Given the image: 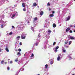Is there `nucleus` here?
<instances>
[{
	"label": "nucleus",
	"mask_w": 75,
	"mask_h": 75,
	"mask_svg": "<svg viewBox=\"0 0 75 75\" xmlns=\"http://www.w3.org/2000/svg\"><path fill=\"white\" fill-rule=\"evenodd\" d=\"M61 54H59L58 55V57H57V61H59V59H60V56H61Z\"/></svg>",
	"instance_id": "f257e3e1"
},
{
	"label": "nucleus",
	"mask_w": 75,
	"mask_h": 75,
	"mask_svg": "<svg viewBox=\"0 0 75 75\" xmlns=\"http://www.w3.org/2000/svg\"><path fill=\"white\" fill-rule=\"evenodd\" d=\"M21 37L22 39H25V37L23 35H21Z\"/></svg>",
	"instance_id": "f03ea898"
},
{
	"label": "nucleus",
	"mask_w": 75,
	"mask_h": 75,
	"mask_svg": "<svg viewBox=\"0 0 75 75\" xmlns=\"http://www.w3.org/2000/svg\"><path fill=\"white\" fill-rule=\"evenodd\" d=\"M70 30V28H67L66 30V32H68V31H69Z\"/></svg>",
	"instance_id": "7ed1b4c3"
},
{
	"label": "nucleus",
	"mask_w": 75,
	"mask_h": 75,
	"mask_svg": "<svg viewBox=\"0 0 75 75\" xmlns=\"http://www.w3.org/2000/svg\"><path fill=\"white\" fill-rule=\"evenodd\" d=\"M22 5L23 7H25V3L23 2L22 4Z\"/></svg>",
	"instance_id": "20e7f679"
},
{
	"label": "nucleus",
	"mask_w": 75,
	"mask_h": 75,
	"mask_svg": "<svg viewBox=\"0 0 75 75\" xmlns=\"http://www.w3.org/2000/svg\"><path fill=\"white\" fill-rule=\"evenodd\" d=\"M44 14V12L43 11H41L40 13V16H42V14Z\"/></svg>",
	"instance_id": "39448f33"
},
{
	"label": "nucleus",
	"mask_w": 75,
	"mask_h": 75,
	"mask_svg": "<svg viewBox=\"0 0 75 75\" xmlns=\"http://www.w3.org/2000/svg\"><path fill=\"white\" fill-rule=\"evenodd\" d=\"M33 6H37V3H35V2L33 3Z\"/></svg>",
	"instance_id": "423d86ee"
},
{
	"label": "nucleus",
	"mask_w": 75,
	"mask_h": 75,
	"mask_svg": "<svg viewBox=\"0 0 75 75\" xmlns=\"http://www.w3.org/2000/svg\"><path fill=\"white\" fill-rule=\"evenodd\" d=\"M8 47H6V48L5 49L6 51L7 52H8L9 51V50H8Z\"/></svg>",
	"instance_id": "0eeeda50"
},
{
	"label": "nucleus",
	"mask_w": 75,
	"mask_h": 75,
	"mask_svg": "<svg viewBox=\"0 0 75 75\" xmlns=\"http://www.w3.org/2000/svg\"><path fill=\"white\" fill-rule=\"evenodd\" d=\"M17 40H19L20 38V36H18L16 38Z\"/></svg>",
	"instance_id": "6e6552de"
},
{
	"label": "nucleus",
	"mask_w": 75,
	"mask_h": 75,
	"mask_svg": "<svg viewBox=\"0 0 75 75\" xmlns=\"http://www.w3.org/2000/svg\"><path fill=\"white\" fill-rule=\"evenodd\" d=\"M70 19V16H68L67 17V21H68Z\"/></svg>",
	"instance_id": "1a4fd4ad"
},
{
	"label": "nucleus",
	"mask_w": 75,
	"mask_h": 75,
	"mask_svg": "<svg viewBox=\"0 0 75 75\" xmlns=\"http://www.w3.org/2000/svg\"><path fill=\"white\" fill-rule=\"evenodd\" d=\"M53 27H54V28H55V27H56V25L55 23H53Z\"/></svg>",
	"instance_id": "9d476101"
},
{
	"label": "nucleus",
	"mask_w": 75,
	"mask_h": 75,
	"mask_svg": "<svg viewBox=\"0 0 75 75\" xmlns=\"http://www.w3.org/2000/svg\"><path fill=\"white\" fill-rule=\"evenodd\" d=\"M31 30L33 31L34 32V28L33 27H31Z\"/></svg>",
	"instance_id": "9b49d317"
},
{
	"label": "nucleus",
	"mask_w": 75,
	"mask_h": 75,
	"mask_svg": "<svg viewBox=\"0 0 75 75\" xmlns=\"http://www.w3.org/2000/svg\"><path fill=\"white\" fill-rule=\"evenodd\" d=\"M63 52H66V50H65V49L63 48Z\"/></svg>",
	"instance_id": "f8f14e48"
},
{
	"label": "nucleus",
	"mask_w": 75,
	"mask_h": 75,
	"mask_svg": "<svg viewBox=\"0 0 75 75\" xmlns=\"http://www.w3.org/2000/svg\"><path fill=\"white\" fill-rule=\"evenodd\" d=\"M69 38L70 40H74V38L73 37H70Z\"/></svg>",
	"instance_id": "ddd939ff"
},
{
	"label": "nucleus",
	"mask_w": 75,
	"mask_h": 75,
	"mask_svg": "<svg viewBox=\"0 0 75 75\" xmlns=\"http://www.w3.org/2000/svg\"><path fill=\"white\" fill-rule=\"evenodd\" d=\"M21 55V54L20 53V52H18L17 53V55Z\"/></svg>",
	"instance_id": "4468645a"
},
{
	"label": "nucleus",
	"mask_w": 75,
	"mask_h": 75,
	"mask_svg": "<svg viewBox=\"0 0 75 75\" xmlns=\"http://www.w3.org/2000/svg\"><path fill=\"white\" fill-rule=\"evenodd\" d=\"M45 68L46 69H47V67H48V64H46L45 66Z\"/></svg>",
	"instance_id": "2eb2a0df"
},
{
	"label": "nucleus",
	"mask_w": 75,
	"mask_h": 75,
	"mask_svg": "<svg viewBox=\"0 0 75 75\" xmlns=\"http://www.w3.org/2000/svg\"><path fill=\"white\" fill-rule=\"evenodd\" d=\"M26 10V9L24 8L23 9V11H25Z\"/></svg>",
	"instance_id": "dca6fc26"
},
{
	"label": "nucleus",
	"mask_w": 75,
	"mask_h": 75,
	"mask_svg": "<svg viewBox=\"0 0 75 75\" xmlns=\"http://www.w3.org/2000/svg\"><path fill=\"white\" fill-rule=\"evenodd\" d=\"M50 17H54V15L53 14H50Z\"/></svg>",
	"instance_id": "f3484780"
},
{
	"label": "nucleus",
	"mask_w": 75,
	"mask_h": 75,
	"mask_svg": "<svg viewBox=\"0 0 75 75\" xmlns=\"http://www.w3.org/2000/svg\"><path fill=\"white\" fill-rule=\"evenodd\" d=\"M18 61V58H17L15 60V62H17Z\"/></svg>",
	"instance_id": "a211bd4d"
},
{
	"label": "nucleus",
	"mask_w": 75,
	"mask_h": 75,
	"mask_svg": "<svg viewBox=\"0 0 75 75\" xmlns=\"http://www.w3.org/2000/svg\"><path fill=\"white\" fill-rule=\"evenodd\" d=\"M12 34H13V33L11 32H10L9 33V35H12Z\"/></svg>",
	"instance_id": "6ab92c4d"
},
{
	"label": "nucleus",
	"mask_w": 75,
	"mask_h": 75,
	"mask_svg": "<svg viewBox=\"0 0 75 75\" xmlns=\"http://www.w3.org/2000/svg\"><path fill=\"white\" fill-rule=\"evenodd\" d=\"M37 19H38L37 18L35 17L34 18V20H35V21H37Z\"/></svg>",
	"instance_id": "aec40b11"
},
{
	"label": "nucleus",
	"mask_w": 75,
	"mask_h": 75,
	"mask_svg": "<svg viewBox=\"0 0 75 75\" xmlns=\"http://www.w3.org/2000/svg\"><path fill=\"white\" fill-rule=\"evenodd\" d=\"M48 32L49 33H51V31L50 30H48Z\"/></svg>",
	"instance_id": "412c9836"
},
{
	"label": "nucleus",
	"mask_w": 75,
	"mask_h": 75,
	"mask_svg": "<svg viewBox=\"0 0 75 75\" xmlns=\"http://www.w3.org/2000/svg\"><path fill=\"white\" fill-rule=\"evenodd\" d=\"M30 57H32V58H33V57H34V54H32L31 55V56H30Z\"/></svg>",
	"instance_id": "4be33fe9"
},
{
	"label": "nucleus",
	"mask_w": 75,
	"mask_h": 75,
	"mask_svg": "<svg viewBox=\"0 0 75 75\" xmlns=\"http://www.w3.org/2000/svg\"><path fill=\"white\" fill-rule=\"evenodd\" d=\"M56 44V42H54L53 43V45H55Z\"/></svg>",
	"instance_id": "5701e85b"
},
{
	"label": "nucleus",
	"mask_w": 75,
	"mask_h": 75,
	"mask_svg": "<svg viewBox=\"0 0 75 75\" xmlns=\"http://www.w3.org/2000/svg\"><path fill=\"white\" fill-rule=\"evenodd\" d=\"M52 14H54L55 13V11H52Z\"/></svg>",
	"instance_id": "b1692460"
},
{
	"label": "nucleus",
	"mask_w": 75,
	"mask_h": 75,
	"mask_svg": "<svg viewBox=\"0 0 75 75\" xmlns=\"http://www.w3.org/2000/svg\"><path fill=\"white\" fill-rule=\"evenodd\" d=\"M7 69H8V71L9 70H10V67H7Z\"/></svg>",
	"instance_id": "393cba45"
},
{
	"label": "nucleus",
	"mask_w": 75,
	"mask_h": 75,
	"mask_svg": "<svg viewBox=\"0 0 75 75\" xmlns=\"http://www.w3.org/2000/svg\"><path fill=\"white\" fill-rule=\"evenodd\" d=\"M47 5L48 6H50V3L48 2L47 3Z\"/></svg>",
	"instance_id": "a878e982"
},
{
	"label": "nucleus",
	"mask_w": 75,
	"mask_h": 75,
	"mask_svg": "<svg viewBox=\"0 0 75 75\" xmlns=\"http://www.w3.org/2000/svg\"><path fill=\"white\" fill-rule=\"evenodd\" d=\"M59 48V46H57L56 47V50H57V49H58Z\"/></svg>",
	"instance_id": "bb28decb"
},
{
	"label": "nucleus",
	"mask_w": 75,
	"mask_h": 75,
	"mask_svg": "<svg viewBox=\"0 0 75 75\" xmlns=\"http://www.w3.org/2000/svg\"><path fill=\"white\" fill-rule=\"evenodd\" d=\"M4 62V61H3V60L1 62V63L2 64H3Z\"/></svg>",
	"instance_id": "cd10ccee"
},
{
	"label": "nucleus",
	"mask_w": 75,
	"mask_h": 75,
	"mask_svg": "<svg viewBox=\"0 0 75 75\" xmlns=\"http://www.w3.org/2000/svg\"><path fill=\"white\" fill-rule=\"evenodd\" d=\"M71 43H72V42H71V41H70L69 42V45H70V44H71Z\"/></svg>",
	"instance_id": "c85d7f7f"
},
{
	"label": "nucleus",
	"mask_w": 75,
	"mask_h": 75,
	"mask_svg": "<svg viewBox=\"0 0 75 75\" xmlns=\"http://www.w3.org/2000/svg\"><path fill=\"white\" fill-rule=\"evenodd\" d=\"M18 51H19V52H20V51H21V49H19L18 50Z\"/></svg>",
	"instance_id": "c756f323"
},
{
	"label": "nucleus",
	"mask_w": 75,
	"mask_h": 75,
	"mask_svg": "<svg viewBox=\"0 0 75 75\" xmlns=\"http://www.w3.org/2000/svg\"><path fill=\"white\" fill-rule=\"evenodd\" d=\"M15 16V15L13 14L12 16V18H13V17H14Z\"/></svg>",
	"instance_id": "7c9ffc66"
},
{
	"label": "nucleus",
	"mask_w": 75,
	"mask_h": 75,
	"mask_svg": "<svg viewBox=\"0 0 75 75\" xmlns=\"http://www.w3.org/2000/svg\"><path fill=\"white\" fill-rule=\"evenodd\" d=\"M2 50H3L2 49L0 48V52H1Z\"/></svg>",
	"instance_id": "2f4dec72"
},
{
	"label": "nucleus",
	"mask_w": 75,
	"mask_h": 75,
	"mask_svg": "<svg viewBox=\"0 0 75 75\" xmlns=\"http://www.w3.org/2000/svg\"><path fill=\"white\" fill-rule=\"evenodd\" d=\"M35 45H36V46H37V45H38V43H35Z\"/></svg>",
	"instance_id": "473e14b6"
},
{
	"label": "nucleus",
	"mask_w": 75,
	"mask_h": 75,
	"mask_svg": "<svg viewBox=\"0 0 75 75\" xmlns=\"http://www.w3.org/2000/svg\"><path fill=\"white\" fill-rule=\"evenodd\" d=\"M68 42H65V44H68Z\"/></svg>",
	"instance_id": "72a5a7b5"
},
{
	"label": "nucleus",
	"mask_w": 75,
	"mask_h": 75,
	"mask_svg": "<svg viewBox=\"0 0 75 75\" xmlns=\"http://www.w3.org/2000/svg\"><path fill=\"white\" fill-rule=\"evenodd\" d=\"M1 27L2 28H3V25H1Z\"/></svg>",
	"instance_id": "f704fd0d"
},
{
	"label": "nucleus",
	"mask_w": 75,
	"mask_h": 75,
	"mask_svg": "<svg viewBox=\"0 0 75 75\" xmlns=\"http://www.w3.org/2000/svg\"><path fill=\"white\" fill-rule=\"evenodd\" d=\"M69 33H72V31L70 30V31Z\"/></svg>",
	"instance_id": "c9c22d12"
},
{
	"label": "nucleus",
	"mask_w": 75,
	"mask_h": 75,
	"mask_svg": "<svg viewBox=\"0 0 75 75\" xmlns=\"http://www.w3.org/2000/svg\"><path fill=\"white\" fill-rule=\"evenodd\" d=\"M53 61H51L50 63V64H53Z\"/></svg>",
	"instance_id": "e433bc0d"
},
{
	"label": "nucleus",
	"mask_w": 75,
	"mask_h": 75,
	"mask_svg": "<svg viewBox=\"0 0 75 75\" xmlns=\"http://www.w3.org/2000/svg\"><path fill=\"white\" fill-rule=\"evenodd\" d=\"M55 52H57V51H58V50H57V49H56L55 50Z\"/></svg>",
	"instance_id": "4c0bfd02"
},
{
	"label": "nucleus",
	"mask_w": 75,
	"mask_h": 75,
	"mask_svg": "<svg viewBox=\"0 0 75 75\" xmlns=\"http://www.w3.org/2000/svg\"><path fill=\"white\" fill-rule=\"evenodd\" d=\"M13 63V62L12 61H11L10 62V64H12Z\"/></svg>",
	"instance_id": "58836bf2"
},
{
	"label": "nucleus",
	"mask_w": 75,
	"mask_h": 75,
	"mask_svg": "<svg viewBox=\"0 0 75 75\" xmlns=\"http://www.w3.org/2000/svg\"><path fill=\"white\" fill-rule=\"evenodd\" d=\"M40 37H41V36L40 35H38V38H40Z\"/></svg>",
	"instance_id": "ea45409f"
},
{
	"label": "nucleus",
	"mask_w": 75,
	"mask_h": 75,
	"mask_svg": "<svg viewBox=\"0 0 75 75\" xmlns=\"http://www.w3.org/2000/svg\"><path fill=\"white\" fill-rule=\"evenodd\" d=\"M73 27V26H72V25H70V27Z\"/></svg>",
	"instance_id": "a19ab883"
},
{
	"label": "nucleus",
	"mask_w": 75,
	"mask_h": 75,
	"mask_svg": "<svg viewBox=\"0 0 75 75\" xmlns=\"http://www.w3.org/2000/svg\"><path fill=\"white\" fill-rule=\"evenodd\" d=\"M51 8H50L49 9V11H51Z\"/></svg>",
	"instance_id": "79ce46f5"
},
{
	"label": "nucleus",
	"mask_w": 75,
	"mask_h": 75,
	"mask_svg": "<svg viewBox=\"0 0 75 75\" xmlns=\"http://www.w3.org/2000/svg\"><path fill=\"white\" fill-rule=\"evenodd\" d=\"M20 45H22L21 44V42H20Z\"/></svg>",
	"instance_id": "37998d69"
},
{
	"label": "nucleus",
	"mask_w": 75,
	"mask_h": 75,
	"mask_svg": "<svg viewBox=\"0 0 75 75\" xmlns=\"http://www.w3.org/2000/svg\"><path fill=\"white\" fill-rule=\"evenodd\" d=\"M7 62H5V64H7Z\"/></svg>",
	"instance_id": "c03bdc74"
},
{
	"label": "nucleus",
	"mask_w": 75,
	"mask_h": 75,
	"mask_svg": "<svg viewBox=\"0 0 75 75\" xmlns=\"http://www.w3.org/2000/svg\"><path fill=\"white\" fill-rule=\"evenodd\" d=\"M12 28H14V27L13 26H12Z\"/></svg>",
	"instance_id": "a18cd8bd"
},
{
	"label": "nucleus",
	"mask_w": 75,
	"mask_h": 75,
	"mask_svg": "<svg viewBox=\"0 0 75 75\" xmlns=\"http://www.w3.org/2000/svg\"><path fill=\"white\" fill-rule=\"evenodd\" d=\"M73 31L74 33H75V30H74Z\"/></svg>",
	"instance_id": "49530a36"
},
{
	"label": "nucleus",
	"mask_w": 75,
	"mask_h": 75,
	"mask_svg": "<svg viewBox=\"0 0 75 75\" xmlns=\"http://www.w3.org/2000/svg\"><path fill=\"white\" fill-rule=\"evenodd\" d=\"M8 61H10V59H8Z\"/></svg>",
	"instance_id": "de8ad7c7"
},
{
	"label": "nucleus",
	"mask_w": 75,
	"mask_h": 75,
	"mask_svg": "<svg viewBox=\"0 0 75 75\" xmlns=\"http://www.w3.org/2000/svg\"><path fill=\"white\" fill-rule=\"evenodd\" d=\"M16 51H17V50H16Z\"/></svg>",
	"instance_id": "09e8293b"
},
{
	"label": "nucleus",
	"mask_w": 75,
	"mask_h": 75,
	"mask_svg": "<svg viewBox=\"0 0 75 75\" xmlns=\"http://www.w3.org/2000/svg\"><path fill=\"white\" fill-rule=\"evenodd\" d=\"M74 27L75 28V25H74Z\"/></svg>",
	"instance_id": "8fccbe9b"
},
{
	"label": "nucleus",
	"mask_w": 75,
	"mask_h": 75,
	"mask_svg": "<svg viewBox=\"0 0 75 75\" xmlns=\"http://www.w3.org/2000/svg\"><path fill=\"white\" fill-rule=\"evenodd\" d=\"M37 75H40V74H38Z\"/></svg>",
	"instance_id": "3c124183"
},
{
	"label": "nucleus",
	"mask_w": 75,
	"mask_h": 75,
	"mask_svg": "<svg viewBox=\"0 0 75 75\" xmlns=\"http://www.w3.org/2000/svg\"><path fill=\"white\" fill-rule=\"evenodd\" d=\"M1 35V34H0V35Z\"/></svg>",
	"instance_id": "603ef678"
},
{
	"label": "nucleus",
	"mask_w": 75,
	"mask_h": 75,
	"mask_svg": "<svg viewBox=\"0 0 75 75\" xmlns=\"http://www.w3.org/2000/svg\"><path fill=\"white\" fill-rule=\"evenodd\" d=\"M74 0V1H75V0Z\"/></svg>",
	"instance_id": "864d4df0"
},
{
	"label": "nucleus",
	"mask_w": 75,
	"mask_h": 75,
	"mask_svg": "<svg viewBox=\"0 0 75 75\" xmlns=\"http://www.w3.org/2000/svg\"><path fill=\"white\" fill-rule=\"evenodd\" d=\"M28 23H29V22H28Z\"/></svg>",
	"instance_id": "5fc2aeb1"
},
{
	"label": "nucleus",
	"mask_w": 75,
	"mask_h": 75,
	"mask_svg": "<svg viewBox=\"0 0 75 75\" xmlns=\"http://www.w3.org/2000/svg\"><path fill=\"white\" fill-rule=\"evenodd\" d=\"M28 23H29V22H28Z\"/></svg>",
	"instance_id": "6e6d98bb"
}]
</instances>
